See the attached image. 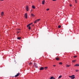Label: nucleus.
<instances>
[{"mask_svg":"<svg viewBox=\"0 0 79 79\" xmlns=\"http://www.w3.org/2000/svg\"><path fill=\"white\" fill-rule=\"evenodd\" d=\"M74 76H75V75H73L72 76H69V77H70L71 79H74V78H75V77Z\"/></svg>","mask_w":79,"mask_h":79,"instance_id":"obj_1","label":"nucleus"},{"mask_svg":"<svg viewBox=\"0 0 79 79\" xmlns=\"http://www.w3.org/2000/svg\"><path fill=\"white\" fill-rule=\"evenodd\" d=\"M40 19H38L36 20L35 22H34V23L35 24V23H37V22H39V21H40Z\"/></svg>","mask_w":79,"mask_h":79,"instance_id":"obj_2","label":"nucleus"},{"mask_svg":"<svg viewBox=\"0 0 79 79\" xmlns=\"http://www.w3.org/2000/svg\"><path fill=\"white\" fill-rule=\"evenodd\" d=\"M25 17L26 19H27V13H26L25 14Z\"/></svg>","mask_w":79,"mask_h":79,"instance_id":"obj_3","label":"nucleus"},{"mask_svg":"<svg viewBox=\"0 0 79 79\" xmlns=\"http://www.w3.org/2000/svg\"><path fill=\"white\" fill-rule=\"evenodd\" d=\"M19 74H20V73H17L16 75H15V77H18L19 76Z\"/></svg>","mask_w":79,"mask_h":79,"instance_id":"obj_4","label":"nucleus"},{"mask_svg":"<svg viewBox=\"0 0 79 79\" xmlns=\"http://www.w3.org/2000/svg\"><path fill=\"white\" fill-rule=\"evenodd\" d=\"M26 10H27V11H29V9H28V6H26Z\"/></svg>","mask_w":79,"mask_h":79,"instance_id":"obj_5","label":"nucleus"},{"mask_svg":"<svg viewBox=\"0 0 79 79\" xmlns=\"http://www.w3.org/2000/svg\"><path fill=\"white\" fill-rule=\"evenodd\" d=\"M44 69V67H41L40 69V70L42 71V70H43Z\"/></svg>","mask_w":79,"mask_h":79,"instance_id":"obj_6","label":"nucleus"},{"mask_svg":"<svg viewBox=\"0 0 79 79\" xmlns=\"http://www.w3.org/2000/svg\"><path fill=\"white\" fill-rule=\"evenodd\" d=\"M45 1L43 0V1L42 2V5H44V4H45Z\"/></svg>","mask_w":79,"mask_h":79,"instance_id":"obj_7","label":"nucleus"},{"mask_svg":"<svg viewBox=\"0 0 79 79\" xmlns=\"http://www.w3.org/2000/svg\"><path fill=\"white\" fill-rule=\"evenodd\" d=\"M3 15H4V13L3 12H2L1 13V16H3Z\"/></svg>","mask_w":79,"mask_h":79,"instance_id":"obj_8","label":"nucleus"},{"mask_svg":"<svg viewBox=\"0 0 79 79\" xmlns=\"http://www.w3.org/2000/svg\"><path fill=\"white\" fill-rule=\"evenodd\" d=\"M32 24V23H30L29 24H28L27 26V27H29V26H30V25H31V24Z\"/></svg>","mask_w":79,"mask_h":79,"instance_id":"obj_9","label":"nucleus"},{"mask_svg":"<svg viewBox=\"0 0 79 79\" xmlns=\"http://www.w3.org/2000/svg\"><path fill=\"white\" fill-rule=\"evenodd\" d=\"M17 39L18 40H20L21 39V37H18L17 38Z\"/></svg>","mask_w":79,"mask_h":79,"instance_id":"obj_10","label":"nucleus"},{"mask_svg":"<svg viewBox=\"0 0 79 79\" xmlns=\"http://www.w3.org/2000/svg\"><path fill=\"white\" fill-rule=\"evenodd\" d=\"M29 64V65H31L32 64V63L31 62H30L28 63Z\"/></svg>","mask_w":79,"mask_h":79,"instance_id":"obj_11","label":"nucleus"},{"mask_svg":"<svg viewBox=\"0 0 79 79\" xmlns=\"http://www.w3.org/2000/svg\"><path fill=\"white\" fill-rule=\"evenodd\" d=\"M62 77V76L60 75L59 76V77L58 78V79H60V78H61Z\"/></svg>","mask_w":79,"mask_h":79,"instance_id":"obj_12","label":"nucleus"},{"mask_svg":"<svg viewBox=\"0 0 79 79\" xmlns=\"http://www.w3.org/2000/svg\"><path fill=\"white\" fill-rule=\"evenodd\" d=\"M32 8L33 9H35V6H32Z\"/></svg>","mask_w":79,"mask_h":79,"instance_id":"obj_13","label":"nucleus"},{"mask_svg":"<svg viewBox=\"0 0 79 79\" xmlns=\"http://www.w3.org/2000/svg\"><path fill=\"white\" fill-rule=\"evenodd\" d=\"M56 60H60V58L58 57H57L56 58Z\"/></svg>","mask_w":79,"mask_h":79,"instance_id":"obj_14","label":"nucleus"},{"mask_svg":"<svg viewBox=\"0 0 79 79\" xmlns=\"http://www.w3.org/2000/svg\"><path fill=\"white\" fill-rule=\"evenodd\" d=\"M75 66H79V64H76L75 65Z\"/></svg>","mask_w":79,"mask_h":79,"instance_id":"obj_15","label":"nucleus"},{"mask_svg":"<svg viewBox=\"0 0 79 79\" xmlns=\"http://www.w3.org/2000/svg\"><path fill=\"white\" fill-rule=\"evenodd\" d=\"M31 16H34V15L33 14H31Z\"/></svg>","mask_w":79,"mask_h":79,"instance_id":"obj_16","label":"nucleus"},{"mask_svg":"<svg viewBox=\"0 0 79 79\" xmlns=\"http://www.w3.org/2000/svg\"><path fill=\"white\" fill-rule=\"evenodd\" d=\"M76 60H74L72 61V62L73 63H75V62H76Z\"/></svg>","mask_w":79,"mask_h":79,"instance_id":"obj_17","label":"nucleus"},{"mask_svg":"<svg viewBox=\"0 0 79 79\" xmlns=\"http://www.w3.org/2000/svg\"><path fill=\"white\" fill-rule=\"evenodd\" d=\"M28 29L29 30H30V29H31V27L30 26H28Z\"/></svg>","mask_w":79,"mask_h":79,"instance_id":"obj_18","label":"nucleus"},{"mask_svg":"<svg viewBox=\"0 0 79 79\" xmlns=\"http://www.w3.org/2000/svg\"><path fill=\"white\" fill-rule=\"evenodd\" d=\"M48 68V67H44L45 69H47Z\"/></svg>","mask_w":79,"mask_h":79,"instance_id":"obj_19","label":"nucleus"},{"mask_svg":"<svg viewBox=\"0 0 79 79\" xmlns=\"http://www.w3.org/2000/svg\"><path fill=\"white\" fill-rule=\"evenodd\" d=\"M71 66L70 65H68L66 66V67H69Z\"/></svg>","mask_w":79,"mask_h":79,"instance_id":"obj_20","label":"nucleus"},{"mask_svg":"<svg viewBox=\"0 0 79 79\" xmlns=\"http://www.w3.org/2000/svg\"><path fill=\"white\" fill-rule=\"evenodd\" d=\"M59 64H60V65H61L63 64V63H62V62H60L59 63Z\"/></svg>","mask_w":79,"mask_h":79,"instance_id":"obj_21","label":"nucleus"},{"mask_svg":"<svg viewBox=\"0 0 79 79\" xmlns=\"http://www.w3.org/2000/svg\"><path fill=\"white\" fill-rule=\"evenodd\" d=\"M53 77H51L50 79H53Z\"/></svg>","mask_w":79,"mask_h":79,"instance_id":"obj_22","label":"nucleus"},{"mask_svg":"<svg viewBox=\"0 0 79 79\" xmlns=\"http://www.w3.org/2000/svg\"><path fill=\"white\" fill-rule=\"evenodd\" d=\"M61 27V26H60V25H59V26H58V27L59 28H60V27Z\"/></svg>","mask_w":79,"mask_h":79,"instance_id":"obj_23","label":"nucleus"},{"mask_svg":"<svg viewBox=\"0 0 79 79\" xmlns=\"http://www.w3.org/2000/svg\"><path fill=\"white\" fill-rule=\"evenodd\" d=\"M76 57H77V56H73V58H76Z\"/></svg>","mask_w":79,"mask_h":79,"instance_id":"obj_24","label":"nucleus"},{"mask_svg":"<svg viewBox=\"0 0 79 79\" xmlns=\"http://www.w3.org/2000/svg\"><path fill=\"white\" fill-rule=\"evenodd\" d=\"M50 10V9H49V8H48L46 9V10H47V11H48V10Z\"/></svg>","mask_w":79,"mask_h":79,"instance_id":"obj_25","label":"nucleus"},{"mask_svg":"<svg viewBox=\"0 0 79 79\" xmlns=\"http://www.w3.org/2000/svg\"><path fill=\"white\" fill-rule=\"evenodd\" d=\"M34 65H35V66H37V65H36V63H34Z\"/></svg>","mask_w":79,"mask_h":79,"instance_id":"obj_26","label":"nucleus"},{"mask_svg":"<svg viewBox=\"0 0 79 79\" xmlns=\"http://www.w3.org/2000/svg\"><path fill=\"white\" fill-rule=\"evenodd\" d=\"M76 72H78L79 71V70H77L75 71Z\"/></svg>","mask_w":79,"mask_h":79,"instance_id":"obj_27","label":"nucleus"},{"mask_svg":"<svg viewBox=\"0 0 79 79\" xmlns=\"http://www.w3.org/2000/svg\"><path fill=\"white\" fill-rule=\"evenodd\" d=\"M75 3H77V0H75Z\"/></svg>","mask_w":79,"mask_h":79,"instance_id":"obj_28","label":"nucleus"},{"mask_svg":"<svg viewBox=\"0 0 79 79\" xmlns=\"http://www.w3.org/2000/svg\"><path fill=\"white\" fill-rule=\"evenodd\" d=\"M19 31H18L17 32V34H19Z\"/></svg>","mask_w":79,"mask_h":79,"instance_id":"obj_29","label":"nucleus"},{"mask_svg":"<svg viewBox=\"0 0 79 79\" xmlns=\"http://www.w3.org/2000/svg\"><path fill=\"white\" fill-rule=\"evenodd\" d=\"M53 66H54V67H55V66H56V65H53Z\"/></svg>","mask_w":79,"mask_h":79,"instance_id":"obj_30","label":"nucleus"},{"mask_svg":"<svg viewBox=\"0 0 79 79\" xmlns=\"http://www.w3.org/2000/svg\"><path fill=\"white\" fill-rule=\"evenodd\" d=\"M70 6H72V5L71 4L70 5Z\"/></svg>","mask_w":79,"mask_h":79,"instance_id":"obj_31","label":"nucleus"},{"mask_svg":"<svg viewBox=\"0 0 79 79\" xmlns=\"http://www.w3.org/2000/svg\"><path fill=\"white\" fill-rule=\"evenodd\" d=\"M57 0H52V1H56Z\"/></svg>","mask_w":79,"mask_h":79,"instance_id":"obj_32","label":"nucleus"},{"mask_svg":"<svg viewBox=\"0 0 79 79\" xmlns=\"http://www.w3.org/2000/svg\"><path fill=\"white\" fill-rule=\"evenodd\" d=\"M34 26V24H33V25H32V26L33 27V26Z\"/></svg>","mask_w":79,"mask_h":79,"instance_id":"obj_33","label":"nucleus"},{"mask_svg":"<svg viewBox=\"0 0 79 79\" xmlns=\"http://www.w3.org/2000/svg\"><path fill=\"white\" fill-rule=\"evenodd\" d=\"M0 1H3V0H0Z\"/></svg>","mask_w":79,"mask_h":79,"instance_id":"obj_34","label":"nucleus"},{"mask_svg":"<svg viewBox=\"0 0 79 79\" xmlns=\"http://www.w3.org/2000/svg\"><path fill=\"white\" fill-rule=\"evenodd\" d=\"M31 11H32V10H31Z\"/></svg>","mask_w":79,"mask_h":79,"instance_id":"obj_35","label":"nucleus"},{"mask_svg":"<svg viewBox=\"0 0 79 79\" xmlns=\"http://www.w3.org/2000/svg\"><path fill=\"white\" fill-rule=\"evenodd\" d=\"M35 67H36V68H37V65H36Z\"/></svg>","mask_w":79,"mask_h":79,"instance_id":"obj_36","label":"nucleus"},{"mask_svg":"<svg viewBox=\"0 0 79 79\" xmlns=\"http://www.w3.org/2000/svg\"><path fill=\"white\" fill-rule=\"evenodd\" d=\"M53 79H55V78L54 77H53Z\"/></svg>","mask_w":79,"mask_h":79,"instance_id":"obj_37","label":"nucleus"},{"mask_svg":"<svg viewBox=\"0 0 79 79\" xmlns=\"http://www.w3.org/2000/svg\"><path fill=\"white\" fill-rule=\"evenodd\" d=\"M18 30H20V29H19Z\"/></svg>","mask_w":79,"mask_h":79,"instance_id":"obj_38","label":"nucleus"}]
</instances>
